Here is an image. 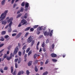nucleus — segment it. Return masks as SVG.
Instances as JSON below:
<instances>
[{
	"instance_id": "nucleus-1",
	"label": "nucleus",
	"mask_w": 75,
	"mask_h": 75,
	"mask_svg": "<svg viewBox=\"0 0 75 75\" xmlns=\"http://www.w3.org/2000/svg\"><path fill=\"white\" fill-rule=\"evenodd\" d=\"M13 20V18L12 17L7 21L8 23H9L10 22L9 24V27L8 30V33H10V32H11V25L13 24V22H12Z\"/></svg>"
},
{
	"instance_id": "nucleus-2",
	"label": "nucleus",
	"mask_w": 75,
	"mask_h": 75,
	"mask_svg": "<svg viewBox=\"0 0 75 75\" xmlns=\"http://www.w3.org/2000/svg\"><path fill=\"white\" fill-rule=\"evenodd\" d=\"M6 18V16H4V13H2L0 17V21L3 20Z\"/></svg>"
},
{
	"instance_id": "nucleus-3",
	"label": "nucleus",
	"mask_w": 75,
	"mask_h": 75,
	"mask_svg": "<svg viewBox=\"0 0 75 75\" xmlns=\"http://www.w3.org/2000/svg\"><path fill=\"white\" fill-rule=\"evenodd\" d=\"M33 40V37H32V36H30L28 39L27 40V42L28 43H30Z\"/></svg>"
},
{
	"instance_id": "nucleus-4",
	"label": "nucleus",
	"mask_w": 75,
	"mask_h": 75,
	"mask_svg": "<svg viewBox=\"0 0 75 75\" xmlns=\"http://www.w3.org/2000/svg\"><path fill=\"white\" fill-rule=\"evenodd\" d=\"M18 51V48L17 47L15 48V50L14 51L13 54L14 55H16L17 54Z\"/></svg>"
},
{
	"instance_id": "nucleus-5",
	"label": "nucleus",
	"mask_w": 75,
	"mask_h": 75,
	"mask_svg": "<svg viewBox=\"0 0 75 75\" xmlns=\"http://www.w3.org/2000/svg\"><path fill=\"white\" fill-rule=\"evenodd\" d=\"M44 35L45 36H48L50 35V32H47V31H46L44 33Z\"/></svg>"
},
{
	"instance_id": "nucleus-6",
	"label": "nucleus",
	"mask_w": 75,
	"mask_h": 75,
	"mask_svg": "<svg viewBox=\"0 0 75 75\" xmlns=\"http://www.w3.org/2000/svg\"><path fill=\"white\" fill-rule=\"evenodd\" d=\"M22 34V33H19L16 36V39H17L18 38H20V37L21 36V35Z\"/></svg>"
},
{
	"instance_id": "nucleus-7",
	"label": "nucleus",
	"mask_w": 75,
	"mask_h": 75,
	"mask_svg": "<svg viewBox=\"0 0 75 75\" xmlns=\"http://www.w3.org/2000/svg\"><path fill=\"white\" fill-rule=\"evenodd\" d=\"M51 56L52 57V58H55V57H57V54H55L54 53H52L51 54Z\"/></svg>"
},
{
	"instance_id": "nucleus-8",
	"label": "nucleus",
	"mask_w": 75,
	"mask_h": 75,
	"mask_svg": "<svg viewBox=\"0 0 75 75\" xmlns=\"http://www.w3.org/2000/svg\"><path fill=\"white\" fill-rule=\"evenodd\" d=\"M41 30H42V26L38 28H37L38 31H41Z\"/></svg>"
},
{
	"instance_id": "nucleus-9",
	"label": "nucleus",
	"mask_w": 75,
	"mask_h": 75,
	"mask_svg": "<svg viewBox=\"0 0 75 75\" xmlns=\"http://www.w3.org/2000/svg\"><path fill=\"white\" fill-rule=\"evenodd\" d=\"M2 22V24H4V25H6V24H7V22L4 21H2L1 22V23Z\"/></svg>"
},
{
	"instance_id": "nucleus-10",
	"label": "nucleus",
	"mask_w": 75,
	"mask_h": 75,
	"mask_svg": "<svg viewBox=\"0 0 75 75\" xmlns=\"http://www.w3.org/2000/svg\"><path fill=\"white\" fill-rule=\"evenodd\" d=\"M28 6H29V4L28 3H26L25 4V8H28Z\"/></svg>"
},
{
	"instance_id": "nucleus-11",
	"label": "nucleus",
	"mask_w": 75,
	"mask_h": 75,
	"mask_svg": "<svg viewBox=\"0 0 75 75\" xmlns=\"http://www.w3.org/2000/svg\"><path fill=\"white\" fill-rule=\"evenodd\" d=\"M28 16V13H26L24 16L25 18H27Z\"/></svg>"
},
{
	"instance_id": "nucleus-12",
	"label": "nucleus",
	"mask_w": 75,
	"mask_h": 75,
	"mask_svg": "<svg viewBox=\"0 0 75 75\" xmlns=\"http://www.w3.org/2000/svg\"><path fill=\"white\" fill-rule=\"evenodd\" d=\"M31 28V27H28L25 30V31H28Z\"/></svg>"
},
{
	"instance_id": "nucleus-13",
	"label": "nucleus",
	"mask_w": 75,
	"mask_h": 75,
	"mask_svg": "<svg viewBox=\"0 0 75 75\" xmlns=\"http://www.w3.org/2000/svg\"><path fill=\"white\" fill-rule=\"evenodd\" d=\"M52 61L54 62H57V59L53 58L52 59Z\"/></svg>"
},
{
	"instance_id": "nucleus-14",
	"label": "nucleus",
	"mask_w": 75,
	"mask_h": 75,
	"mask_svg": "<svg viewBox=\"0 0 75 75\" xmlns=\"http://www.w3.org/2000/svg\"><path fill=\"white\" fill-rule=\"evenodd\" d=\"M32 61H30L28 63V66H31V64H32Z\"/></svg>"
},
{
	"instance_id": "nucleus-15",
	"label": "nucleus",
	"mask_w": 75,
	"mask_h": 75,
	"mask_svg": "<svg viewBox=\"0 0 75 75\" xmlns=\"http://www.w3.org/2000/svg\"><path fill=\"white\" fill-rule=\"evenodd\" d=\"M6 1V0H3L1 2V4L2 6H3L5 4V2Z\"/></svg>"
},
{
	"instance_id": "nucleus-16",
	"label": "nucleus",
	"mask_w": 75,
	"mask_h": 75,
	"mask_svg": "<svg viewBox=\"0 0 75 75\" xmlns=\"http://www.w3.org/2000/svg\"><path fill=\"white\" fill-rule=\"evenodd\" d=\"M26 48H27V46H26V45H25L23 46L22 48V50H25Z\"/></svg>"
},
{
	"instance_id": "nucleus-17",
	"label": "nucleus",
	"mask_w": 75,
	"mask_h": 75,
	"mask_svg": "<svg viewBox=\"0 0 75 75\" xmlns=\"http://www.w3.org/2000/svg\"><path fill=\"white\" fill-rule=\"evenodd\" d=\"M52 33H53V30H52L50 33V37H51V36L52 35Z\"/></svg>"
},
{
	"instance_id": "nucleus-18",
	"label": "nucleus",
	"mask_w": 75,
	"mask_h": 75,
	"mask_svg": "<svg viewBox=\"0 0 75 75\" xmlns=\"http://www.w3.org/2000/svg\"><path fill=\"white\" fill-rule=\"evenodd\" d=\"M12 58V57H10H10H6V59L7 60H8V61H10L11 59Z\"/></svg>"
},
{
	"instance_id": "nucleus-19",
	"label": "nucleus",
	"mask_w": 75,
	"mask_h": 75,
	"mask_svg": "<svg viewBox=\"0 0 75 75\" xmlns=\"http://www.w3.org/2000/svg\"><path fill=\"white\" fill-rule=\"evenodd\" d=\"M35 72H38V68H37V67L36 66L35 67Z\"/></svg>"
},
{
	"instance_id": "nucleus-20",
	"label": "nucleus",
	"mask_w": 75,
	"mask_h": 75,
	"mask_svg": "<svg viewBox=\"0 0 75 75\" xmlns=\"http://www.w3.org/2000/svg\"><path fill=\"white\" fill-rule=\"evenodd\" d=\"M21 58L19 57L18 62V64H20L21 62Z\"/></svg>"
},
{
	"instance_id": "nucleus-21",
	"label": "nucleus",
	"mask_w": 75,
	"mask_h": 75,
	"mask_svg": "<svg viewBox=\"0 0 75 75\" xmlns=\"http://www.w3.org/2000/svg\"><path fill=\"white\" fill-rule=\"evenodd\" d=\"M21 16H22V14L20 13V14H19L18 15L16 16L17 18H19V17H21Z\"/></svg>"
},
{
	"instance_id": "nucleus-22",
	"label": "nucleus",
	"mask_w": 75,
	"mask_h": 75,
	"mask_svg": "<svg viewBox=\"0 0 75 75\" xmlns=\"http://www.w3.org/2000/svg\"><path fill=\"white\" fill-rule=\"evenodd\" d=\"M34 42H35V40L32 41V42H31V46H33V45H34Z\"/></svg>"
},
{
	"instance_id": "nucleus-23",
	"label": "nucleus",
	"mask_w": 75,
	"mask_h": 75,
	"mask_svg": "<svg viewBox=\"0 0 75 75\" xmlns=\"http://www.w3.org/2000/svg\"><path fill=\"white\" fill-rule=\"evenodd\" d=\"M50 61V59H47V60H46V62H45V64H47L48 62H49Z\"/></svg>"
},
{
	"instance_id": "nucleus-24",
	"label": "nucleus",
	"mask_w": 75,
	"mask_h": 75,
	"mask_svg": "<svg viewBox=\"0 0 75 75\" xmlns=\"http://www.w3.org/2000/svg\"><path fill=\"white\" fill-rule=\"evenodd\" d=\"M11 72L12 74H13V66L11 67Z\"/></svg>"
},
{
	"instance_id": "nucleus-25",
	"label": "nucleus",
	"mask_w": 75,
	"mask_h": 75,
	"mask_svg": "<svg viewBox=\"0 0 75 75\" xmlns=\"http://www.w3.org/2000/svg\"><path fill=\"white\" fill-rule=\"evenodd\" d=\"M32 53V51L31 50H30L28 53V56H30V54H31V53Z\"/></svg>"
},
{
	"instance_id": "nucleus-26",
	"label": "nucleus",
	"mask_w": 75,
	"mask_h": 75,
	"mask_svg": "<svg viewBox=\"0 0 75 75\" xmlns=\"http://www.w3.org/2000/svg\"><path fill=\"white\" fill-rule=\"evenodd\" d=\"M7 57V54H5L3 56V58H6Z\"/></svg>"
},
{
	"instance_id": "nucleus-27",
	"label": "nucleus",
	"mask_w": 75,
	"mask_h": 75,
	"mask_svg": "<svg viewBox=\"0 0 75 75\" xmlns=\"http://www.w3.org/2000/svg\"><path fill=\"white\" fill-rule=\"evenodd\" d=\"M45 43L44 42H43L42 45V47H44L45 46Z\"/></svg>"
},
{
	"instance_id": "nucleus-28",
	"label": "nucleus",
	"mask_w": 75,
	"mask_h": 75,
	"mask_svg": "<svg viewBox=\"0 0 75 75\" xmlns=\"http://www.w3.org/2000/svg\"><path fill=\"white\" fill-rule=\"evenodd\" d=\"M30 48H28L26 50V52L27 53H28V52H29V51H30Z\"/></svg>"
},
{
	"instance_id": "nucleus-29",
	"label": "nucleus",
	"mask_w": 75,
	"mask_h": 75,
	"mask_svg": "<svg viewBox=\"0 0 75 75\" xmlns=\"http://www.w3.org/2000/svg\"><path fill=\"white\" fill-rule=\"evenodd\" d=\"M6 34V31H3L1 32V34L2 35H4V34Z\"/></svg>"
},
{
	"instance_id": "nucleus-30",
	"label": "nucleus",
	"mask_w": 75,
	"mask_h": 75,
	"mask_svg": "<svg viewBox=\"0 0 75 75\" xmlns=\"http://www.w3.org/2000/svg\"><path fill=\"white\" fill-rule=\"evenodd\" d=\"M24 5H25V2H23L22 3L21 5L23 7H24Z\"/></svg>"
},
{
	"instance_id": "nucleus-31",
	"label": "nucleus",
	"mask_w": 75,
	"mask_h": 75,
	"mask_svg": "<svg viewBox=\"0 0 75 75\" xmlns=\"http://www.w3.org/2000/svg\"><path fill=\"white\" fill-rule=\"evenodd\" d=\"M26 74L28 75L30 74V72H29V71L28 70H27L26 71Z\"/></svg>"
},
{
	"instance_id": "nucleus-32",
	"label": "nucleus",
	"mask_w": 75,
	"mask_h": 75,
	"mask_svg": "<svg viewBox=\"0 0 75 75\" xmlns=\"http://www.w3.org/2000/svg\"><path fill=\"white\" fill-rule=\"evenodd\" d=\"M7 13H8V10H6L5 11L4 13H3V14H4V15H5V14H7Z\"/></svg>"
},
{
	"instance_id": "nucleus-33",
	"label": "nucleus",
	"mask_w": 75,
	"mask_h": 75,
	"mask_svg": "<svg viewBox=\"0 0 75 75\" xmlns=\"http://www.w3.org/2000/svg\"><path fill=\"white\" fill-rule=\"evenodd\" d=\"M48 74V72L47 71H46L45 72H44L43 74V75H47Z\"/></svg>"
},
{
	"instance_id": "nucleus-34",
	"label": "nucleus",
	"mask_w": 75,
	"mask_h": 75,
	"mask_svg": "<svg viewBox=\"0 0 75 75\" xmlns=\"http://www.w3.org/2000/svg\"><path fill=\"white\" fill-rule=\"evenodd\" d=\"M1 40L2 41H3L4 40V38L3 37H1Z\"/></svg>"
},
{
	"instance_id": "nucleus-35",
	"label": "nucleus",
	"mask_w": 75,
	"mask_h": 75,
	"mask_svg": "<svg viewBox=\"0 0 75 75\" xmlns=\"http://www.w3.org/2000/svg\"><path fill=\"white\" fill-rule=\"evenodd\" d=\"M23 11H24V8H21V9L20 11H21V12H23Z\"/></svg>"
},
{
	"instance_id": "nucleus-36",
	"label": "nucleus",
	"mask_w": 75,
	"mask_h": 75,
	"mask_svg": "<svg viewBox=\"0 0 75 75\" xmlns=\"http://www.w3.org/2000/svg\"><path fill=\"white\" fill-rule=\"evenodd\" d=\"M54 44H52V49L53 50L54 48Z\"/></svg>"
},
{
	"instance_id": "nucleus-37",
	"label": "nucleus",
	"mask_w": 75,
	"mask_h": 75,
	"mask_svg": "<svg viewBox=\"0 0 75 75\" xmlns=\"http://www.w3.org/2000/svg\"><path fill=\"white\" fill-rule=\"evenodd\" d=\"M38 27V25H35L33 26L34 28H37Z\"/></svg>"
},
{
	"instance_id": "nucleus-38",
	"label": "nucleus",
	"mask_w": 75,
	"mask_h": 75,
	"mask_svg": "<svg viewBox=\"0 0 75 75\" xmlns=\"http://www.w3.org/2000/svg\"><path fill=\"white\" fill-rule=\"evenodd\" d=\"M11 45H9L8 47V50H10V48H11Z\"/></svg>"
},
{
	"instance_id": "nucleus-39",
	"label": "nucleus",
	"mask_w": 75,
	"mask_h": 75,
	"mask_svg": "<svg viewBox=\"0 0 75 75\" xmlns=\"http://www.w3.org/2000/svg\"><path fill=\"white\" fill-rule=\"evenodd\" d=\"M27 23V21H25L22 24V25H24L26 23Z\"/></svg>"
},
{
	"instance_id": "nucleus-40",
	"label": "nucleus",
	"mask_w": 75,
	"mask_h": 75,
	"mask_svg": "<svg viewBox=\"0 0 75 75\" xmlns=\"http://www.w3.org/2000/svg\"><path fill=\"white\" fill-rule=\"evenodd\" d=\"M25 50H24L23 51V55H24V54H25Z\"/></svg>"
},
{
	"instance_id": "nucleus-41",
	"label": "nucleus",
	"mask_w": 75,
	"mask_h": 75,
	"mask_svg": "<svg viewBox=\"0 0 75 75\" xmlns=\"http://www.w3.org/2000/svg\"><path fill=\"white\" fill-rule=\"evenodd\" d=\"M13 33H17L18 32L17 31V30H15L13 31Z\"/></svg>"
},
{
	"instance_id": "nucleus-42",
	"label": "nucleus",
	"mask_w": 75,
	"mask_h": 75,
	"mask_svg": "<svg viewBox=\"0 0 75 75\" xmlns=\"http://www.w3.org/2000/svg\"><path fill=\"white\" fill-rule=\"evenodd\" d=\"M28 34H29L27 32L25 35V37H26L28 35Z\"/></svg>"
},
{
	"instance_id": "nucleus-43",
	"label": "nucleus",
	"mask_w": 75,
	"mask_h": 75,
	"mask_svg": "<svg viewBox=\"0 0 75 75\" xmlns=\"http://www.w3.org/2000/svg\"><path fill=\"white\" fill-rule=\"evenodd\" d=\"M18 55L19 56H21V52H18Z\"/></svg>"
},
{
	"instance_id": "nucleus-44",
	"label": "nucleus",
	"mask_w": 75,
	"mask_h": 75,
	"mask_svg": "<svg viewBox=\"0 0 75 75\" xmlns=\"http://www.w3.org/2000/svg\"><path fill=\"white\" fill-rule=\"evenodd\" d=\"M16 35H17V34L14 33L12 35L13 37H14V36H16Z\"/></svg>"
},
{
	"instance_id": "nucleus-45",
	"label": "nucleus",
	"mask_w": 75,
	"mask_h": 75,
	"mask_svg": "<svg viewBox=\"0 0 75 75\" xmlns=\"http://www.w3.org/2000/svg\"><path fill=\"white\" fill-rule=\"evenodd\" d=\"M30 30L31 31H33L34 30V28H32L30 29Z\"/></svg>"
},
{
	"instance_id": "nucleus-46",
	"label": "nucleus",
	"mask_w": 75,
	"mask_h": 75,
	"mask_svg": "<svg viewBox=\"0 0 75 75\" xmlns=\"http://www.w3.org/2000/svg\"><path fill=\"white\" fill-rule=\"evenodd\" d=\"M15 68H18V65L17 64V63H15Z\"/></svg>"
},
{
	"instance_id": "nucleus-47",
	"label": "nucleus",
	"mask_w": 75,
	"mask_h": 75,
	"mask_svg": "<svg viewBox=\"0 0 75 75\" xmlns=\"http://www.w3.org/2000/svg\"><path fill=\"white\" fill-rule=\"evenodd\" d=\"M4 70L5 71H7L8 69V67H5L4 68Z\"/></svg>"
},
{
	"instance_id": "nucleus-48",
	"label": "nucleus",
	"mask_w": 75,
	"mask_h": 75,
	"mask_svg": "<svg viewBox=\"0 0 75 75\" xmlns=\"http://www.w3.org/2000/svg\"><path fill=\"white\" fill-rule=\"evenodd\" d=\"M18 60V59H15V62H17V61Z\"/></svg>"
},
{
	"instance_id": "nucleus-49",
	"label": "nucleus",
	"mask_w": 75,
	"mask_h": 75,
	"mask_svg": "<svg viewBox=\"0 0 75 75\" xmlns=\"http://www.w3.org/2000/svg\"><path fill=\"white\" fill-rule=\"evenodd\" d=\"M4 45V44L3 43H2L0 45V48L3 47Z\"/></svg>"
},
{
	"instance_id": "nucleus-50",
	"label": "nucleus",
	"mask_w": 75,
	"mask_h": 75,
	"mask_svg": "<svg viewBox=\"0 0 75 75\" xmlns=\"http://www.w3.org/2000/svg\"><path fill=\"white\" fill-rule=\"evenodd\" d=\"M16 71H15L13 73V75H16Z\"/></svg>"
},
{
	"instance_id": "nucleus-51",
	"label": "nucleus",
	"mask_w": 75,
	"mask_h": 75,
	"mask_svg": "<svg viewBox=\"0 0 75 75\" xmlns=\"http://www.w3.org/2000/svg\"><path fill=\"white\" fill-rule=\"evenodd\" d=\"M16 6H17V4H14L13 5V8H15V7H16Z\"/></svg>"
},
{
	"instance_id": "nucleus-52",
	"label": "nucleus",
	"mask_w": 75,
	"mask_h": 75,
	"mask_svg": "<svg viewBox=\"0 0 75 75\" xmlns=\"http://www.w3.org/2000/svg\"><path fill=\"white\" fill-rule=\"evenodd\" d=\"M9 37V36H8V35H6L5 36V38H8V37Z\"/></svg>"
},
{
	"instance_id": "nucleus-53",
	"label": "nucleus",
	"mask_w": 75,
	"mask_h": 75,
	"mask_svg": "<svg viewBox=\"0 0 75 75\" xmlns=\"http://www.w3.org/2000/svg\"><path fill=\"white\" fill-rule=\"evenodd\" d=\"M49 42V40H48V39H47L46 41V44H48V43Z\"/></svg>"
},
{
	"instance_id": "nucleus-54",
	"label": "nucleus",
	"mask_w": 75,
	"mask_h": 75,
	"mask_svg": "<svg viewBox=\"0 0 75 75\" xmlns=\"http://www.w3.org/2000/svg\"><path fill=\"white\" fill-rule=\"evenodd\" d=\"M0 71L1 73H3V72H4L3 70V69H0Z\"/></svg>"
},
{
	"instance_id": "nucleus-55",
	"label": "nucleus",
	"mask_w": 75,
	"mask_h": 75,
	"mask_svg": "<svg viewBox=\"0 0 75 75\" xmlns=\"http://www.w3.org/2000/svg\"><path fill=\"white\" fill-rule=\"evenodd\" d=\"M27 54H25L24 56L25 59H26V57H27Z\"/></svg>"
},
{
	"instance_id": "nucleus-56",
	"label": "nucleus",
	"mask_w": 75,
	"mask_h": 75,
	"mask_svg": "<svg viewBox=\"0 0 75 75\" xmlns=\"http://www.w3.org/2000/svg\"><path fill=\"white\" fill-rule=\"evenodd\" d=\"M21 71H20L18 74V75H21Z\"/></svg>"
},
{
	"instance_id": "nucleus-57",
	"label": "nucleus",
	"mask_w": 75,
	"mask_h": 75,
	"mask_svg": "<svg viewBox=\"0 0 75 75\" xmlns=\"http://www.w3.org/2000/svg\"><path fill=\"white\" fill-rule=\"evenodd\" d=\"M24 21H25V20H22L21 21V23H23Z\"/></svg>"
},
{
	"instance_id": "nucleus-58",
	"label": "nucleus",
	"mask_w": 75,
	"mask_h": 75,
	"mask_svg": "<svg viewBox=\"0 0 75 75\" xmlns=\"http://www.w3.org/2000/svg\"><path fill=\"white\" fill-rule=\"evenodd\" d=\"M40 65L41 66H42L43 65V62H40Z\"/></svg>"
},
{
	"instance_id": "nucleus-59",
	"label": "nucleus",
	"mask_w": 75,
	"mask_h": 75,
	"mask_svg": "<svg viewBox=\"0 0 75 75\" xmlns=\"http://www.w3.org/2000/svg\"><path fill=\"white\" fill-rule=\"evenodd\" d=\"M21 23L19 24V25L18 26V27H21Z\"/></svg>"
},
{
	"instance_id": "nucleus-60",
	"label": "nucleus",
	"mask_w": 75,
	"mask_h": 75,
	"mask_svg": "<svg viewBox=\"0 0 75 75\" xmlns=\"http://www.w3.org/2000/svg\"><path fill=\"white\" fill-rule=\"evenodd\" d=\"M37 57V54H35V55L34 56V58H36V57Z\"/></svg>"
},
{
	"instance_id": "nucleus-61",
	"label": "nucleus",
	"mask_w": 75,
	"mask_h": 75,
	"mask_svg": "<svg viewBox=\"0 0 75 75\" xmlns=\"http://www.w3.org/2000/svg\"><path fill=\"white\" fill-rule=\"evenodd\" d=\"M14 1H15V0H12L11 4H13L14 2Z\"/></svg>"
},
{
	"instance_id": "nucleus-62",
	"label": "nucleus",
	"mask_w": 75,
	"mask_h": 75,
	"mask_svg": "<svg viewBox=\"0 0 75 75\" xmlns=\"http://www.w3.org/2000/svg\"><path fill=\"white\" fill-rule=\"evenodd\" d=\"M4 49H2V50H1V51H0V53H1V52H3V51H4Z\"/></svg>"
},
{
	"instance_id": "nucleus-63",
	"label": "nucleus",
	"mask_w": 75,
	"mask_h": 75,
	"mask_svg": "<svg viewBox=\"0 0 75 75\" xmlns=\"http://www.w3.org/2000/svg\"><path fill=\"white\" fill-rule=\"evenodd\" d=\"M13 56V53H11L10 55V57L12 58V56Z\"/></svg>"
},
{
	"instance_id": "nucleus-64",
	"label": "nucleus",
	"mask_w": 75,
	"mask_h": 75,
	"mask_svg": "<svg viewBox=\"0 0 75 75\" xmlns=\"http://www.w3.org/2000/svg\"><path fill=\"white\" fill-rule=\"evenodd\" d=\"M8 26H9V25H8L6 27H5V28H7L8 27Z\"/></svg>"
}]
</instances>
